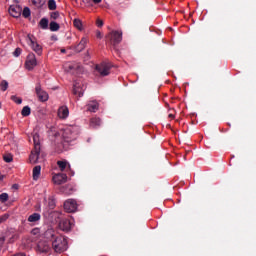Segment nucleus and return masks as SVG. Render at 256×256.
<instances>
[{
  "label": "nucleus",
  "mask_w": 256,
  "mask_h": 256,
  "mask_svg": "<svg viewBox=\"0 0 256 256\" xmlns=\"http://www.w3.org/2000/svg\"><path fill=\"white\" fill-rule=\"evenodd\" d=\"M45 237L46 239H51L52 249L55 253H63L64 251H67V239L61 235H57L55 230L48 229L45 232Z\"/></svg>",
  "instance_id": "nucleus-1"
},
{
  "label": "nucleus",
  "mask_w": 256,
  "mask_h": 256,
  "mask_svg": "<svg viewBox=\"0 0 256 256\" xmlns=\"http://www.w3.org/2000/svg\"><path fill=\"white\" fill-rule=\"evenodd\" d=\"M77 135H79V126L73 125L67 126L64 129L62 137L64 138V141L71 143V141H75V139H77Z\"/></svg>",
  "instance_id": "nucleus-2"
},
{
  "label": "nucleus",
  "mask_w": 256,
  "mask_h": 256,
  "mask_svg": "<svg viewBox=\"0 0 256 256\" xmlns=\"http://www.w3.org/2000/svg\"><path fill=\"white\" fill-rule=\"evenodd\" d=\"M106 39L109 45H112L113 47H117V45H119V43L123 41V32L112 31L107 34Z\"/></svg>",
  "instance_id": "nucleus-3"
},
{
  "label": "nucleus",
  "mask_w": 256,
  "mask_h": 256,
  "mask_svg": "<svg viewBox=\"0 0 256 256\" xmlns=\"http://www.w3.org/2000/svg\"><path fill=\"white\" fill-rule=\"evenodd\" d=\"M95 70L100 75V77H107L111 73V63L102 62L95 66Z\"/></svg>",
  "instance_id": "nucleus-4"
},
{
  "label": "nucleus",
  "mask_w": 256,
  "mask_h": 256,
  "mask_svg": "<svg viewBox=\"0 0 256 256\" xmlns=\"http://www.w3.org/2000/svg\"><path fill=\"white\" fill-rule=\"evenodd\" d=\"M27 43L28 45H30L31 49L35 51V53H37L38 55H43V47H41V45H39V43L35 41L33 35H27Z\"/></svg>",
  "instance_id": "nucleus-5"
},
{
  "label": "nucleus",
  "mask_w": 256,
  "mask_h": 256,
  "mask_svg": "<svg viewBox=\"0 0 256 256\" xmlns=\"http://www.w3.org/2000/svg\"><path fill=\"white\" fill-rule=\"evenodd\" d=\"M25 67L28 71H33L37 67V58L33 53L28 54L25 62Z\"/></svg>",
  "instance_id": "nucleus-6"
},
{
  "label": "nucleus",
  "mask_w": 256,
  "mask_h": 256,
  "mask_svg": "<svg viewBox=\"0 0 256 256\" xmlns=\"http://www.w3.org/2000/svg\"><path fill=\"white\" fill-rule=\"evenodd\" d=\"M64 210L66 213H75L77 211V201L68 199L64 202Z\"/></svg>",
  "instance_id": "nucleus-7"
},
{
  "label": "nucleus",
  "mask_w": 256,
  "mask_h": 256,
  "mask_svg": "<svg viewBox=\"0 0 256 256\" xmlns=\"http://www.w3.org/2000/svg\"><path fill=\"white\" fill-rule=\"evenodd\" d=\"M35 91L39 101H41L42 103H45V101L49 100V94L41 89V84L38 83L36 85Z\"/></svg>",
  "instance_id": "nucleus-8"
},
{
  "label": "nucleus",
  "mask_w": 256,
  "mask_h": 256,
  "mask_svg": "<svg viewBox=\"0 0 256 256\" xmlns=\"http://www.w3.org/2000/svg\"><path fill=\"white\" fill-rule=\"evenodd\" d=\"M27 221L31 227H35V225H39V222L41 221V214L34 212L28 216Z\"/></svg>",
  "instance_id": "nucleus-9"
},
{
  "label": "nucleus",
  "mask_w": 256,
  "mask_h": 256,
  "mask_svg": "<svg viewBox=\"0 0 256 256\" xmlns=\"http://www.w3.org/2000/svg\"><path fill=\"white\" fill-rule=\"evenodd\" d=\"M8 11H9L11 17H14L17 19V18L21 17V13H22L23 9L19 5H11L9 7Z\"/></svg>",
  "instance_id": "nucleus-10"
},
{
  "label": "nucleus",
  "mask_w": 256,
  "mask_h": 256,
  "mask_svg": "<svg viewBox=\"0 0 256 256\" xmlns=\"http://www.w3.org/2000/svg\"><path fill=\"white\" fill-rule=\"evenodd\" d=\"M83 93H85V86L80 82H75L73 85V94L78 97H83Z\"/></svg>",
  "instance_id": "nucleus-11"
},
{
  "label": "nucleus",
  "mask_w": 256,
  "mask_h": 256,
  "mask_svg": "<svg viewBox=\"0 0 256 256\" xmlns=\"http://www.w3.org/2000/svg\"><path fill=\"white\" fill-rule=\"evenodd\" d=\"M55 185H63V183H67V174L59 173L55 174L52 178Z\"/></svg>",
  "instance_id": "nucleus-12"
},
{
  "label": "nucleus",
  "mask_w": 256,
  "mask_h": 256,
  "mask_svg": "<svg viewBox=\"0 0 256 256\" xmlns=\"http://www.w3.org/2000/svg\"><path fill=\"white\" fill-rule=\"evenodd\" d=\"M51 250V245L47 241H39L37 244V251L39 253H48Z\"/></svg>",
  "instance_id": "nucleus-13"
},
{
  "label": "nucleus",
  "mask_w": 256,
  "mask_h": 256,
  "mask_svg": "<svg viewBox=\"0 0 256 256\" xmlns=\"http://www.w3.org/2000/svg\"><path fill=\"white\" fill-rule=\"evenodd\" d=\"M87 111H90V113H97V111H99V103L97 101H90L87 104Z\"/></svg>",
  "instance_id": "nucleus-14"
},
{
  "label": "nucleus",
  "mask_w": 256,
  "mask_h": 256,
  "mask_svg": "<svg viewBox=\"0 0 256 256\" xmlns=\"http://www.w3.org/2000/svg\"><path fill=\"white\" fill-rule=\"evenodd\" d=\"M58 117L60 119H67L69 117V108L67 106H62L58 109Z\"/></svg>",
  "instance_id": "nucleus-15"
},
{
  "label": "nucleus",
  "mask_w": 256,
  "mask_h": 256,
  "mask_svg": "<svg viewBox=\"0 0 256 256\" xmlns=\"http://www.w3.org/2000/svg\"><path fill=\"white\" fill-rule=\"evenodd\" d=\"M41 153V150L36 151L35 148L32 150L30 157H29V161L32 164L37 163V161H39V155Z\"/></svg>",
  "instance_id": "nucleus-16"
},
{
  "label": "nucleus",
  "mask_w": 256,
  "mask_h": 256,
  "mask_svg": "<svg viewBox=\"0 0 256 256\" xmlns=\"http://www.w3.org/2000/svg\"><path fill=\"white\" fill-rule=\"evenodd\" d=\"M35 151H41V142L39 140V133L32 134Z\"/></svg>",
  "instance_id": "nucleus-17"
},
{
  "label": "nucleus",
  "mask_w": 256,
  "mask_h": 256,
  "mask_svg": "<svg viewBox=\"0 0 256 256\" xmlns=\"http://www.w3.org/2000/svg\"><path fill=\"white\" fill-rule=\"evenodd\" d=\"M74 191H75V189L73 188V186L71 184L62 186L60 188V192L63 193L64 195H73Z\"/></svg>",
  "instance_id": "nucleus-18"
},
{
  "label": "nucleus",
  "mask_w": 256,
  "mask_h": 256,
  "mask_svg": "<svg viewBox=\"0 0 256 256\" xmlns=\"http://www.w3.org/2000/svg\"><path fill=\"white\" fill-rule=\"evenodd\" d=\"M5 237H9L8 243H15V241H17V239H19V235H17V233L13 232V230L7 231Z\"/></svg>",
  "instance_id": "nucleus-19"
},
{
  "label": "nucleus",
  "mask_w": 256,
  "mask_h": 256,
  "mask_svg": "<svg viewBox=\"0 0 256 256\" xmlns=\"http://www.w3.org/2000/svg\"><path fill=\"white\" fill-rule=\"evenodd\" d=\"M85 47H87V38L83 37L79 44L75 47L76 53H81Z\"/></svg>",
  "instance_id": "nucleus-20"
},
{
  "label": "nucleus",
  "mask_w": 256,
  "mask_h": 256,
  "mask_svg": "<svg viewBox=\"0 0 256 256\" xmlns=\"http://www.w3.org/2000/svg\"><path fill=\"white\" fill-rule=\"evenodd\" d=\"M60 229L62 231H71V221L69 219H64L60 222Z\"/></svg>",
  "instance_id": "nucleus-21"
},
{
  "label": "nucleus",
  "mask_w": 256,
  "mask_h": 256,
  "mask_svg": "<svg viewBox=\"0 0 256 256\" xmlns=\"http://www.w3.org/2000/svg\"><path fill=\"white\" fill-rule=\"evenodd\" d=\"M32 177H33L34 181H37V179H39V177H41V166L40 165H37L33 168Z\"/></svg>",
  "instance_id": "nucleus-22"
},
{
  "label": "nucleus",
  "mask_w": 256,
  "mask_h": 256,
  "mask_svg": "<svg viewBox=\"0 0 256 256\" xmlns=\"http://www.w3.org/2000/svg\"><path fill=\"white\" fill-rule=\"evenodd\" d=\"M90 126H92L94 129L101 127V118H92L90 120Z\"/></svg>",
  "instance_id": "nucleus-23"
},
{
  "label": "nucleus",
  "mask_w": 256,
  "mask_h": 256,
  "mask_svg": "<svg viewBox=\"0 0 256 256\" xmlns=\"http://www.w3.org/2000/svg\"><path fill=\"white\" fill-rule=\"evenodd\" d=\"M73 25L74 27H76V29H78L79 31H83V22L80 19H74L73 21Z\"/></svg>",
  "instance_id": "nucleus-24"
},
{
  "label": "nucleus",
  "mask_w": 256,
  "mask_h": 256,
  "mask_svg": "<svg viewBox=\"0 0 256 256\" xmlns=\"http://www.w3.org/2000/svg\"><path fill=\"white\" fill-rule=\"evenodd\" d=\"M21 115H22V117H29L31 115V107L24 106L21 111Z\"/></svg>",
  "instance_id": "nucleus-25"
},
{
  "label": "nucleus",
  "mask_w": 256,
  "mask_h": 256,
  "mask_svg": "<svg viewBox=\"0 0 256 256\" xmlns=\"http://www.w3.org/2000/svg\"><path fill=\"white\" fill-rule=\"evenodd\" d=\"M60 28H61V26H59V24L57 22H55V21H52L49 24L50 31H53V32L59 31Z\"/></svg>",
  "instance_id": "nucleus-26"
},
{
  "label": "nucleus",
  "mask_w": 256,
  "mask_h": 256,
  "mask_svg": "<svg viewBox=\"0 0 256 256\" xmlns=\"http://www.w3.org/2000/svg\"><path fill=\"white\" fill-rule=\"evenodd\" d=\"M41 29H48L49 27V20L47 18H42L39 22Z\"/></svg>",
  "instance_id": "nucleus-27"
},
{
  "label": "nucleus",
  "mask_w": 256,
  "mask_h": 256,
  "mask_svg": "<svg viewBox=\"0 0 256 256\" xmlns=\"http://www.w3.org/2000/svg\"><path fill=\"white\" fill-rule=\"evenodd\" d=\"M47 0H31L32 4H34L38 9H41L43 5H45Z\"/></svg>",
  "instance_id": "nucleus-28"
},
{
  "label": "nucleus",
  "mask_w": 256,
  "mask_h": 256,
  "mask_svg": "<svg viewBox=\"0 0 256 256\" xmlns=\"http://www.w3.org/2000/svg\"><path fill=\"white\" fill-rule=\"evenodd\" d=\"M48 9L50 11H55V9H57V3L55 2V0L48 1Z\"/></svg>",
  "instance_id": "nucleus-29"
},
{
  "label": "nucleus",
  "mask_w": 256,
  "mask_h": 256,
  "mask_svg": "<svg viewBox=\"0 0 256 256\" xmlns=\"http://www.w3.org/2000/svg\"><path fill=\"white\" fill-rule=\"evenodd\" d=\"M22 15L25 19H29V17H31V9H29V7H25L22 11Z\"/></svg>",
  "instance_id": "nucleus-30"
},
{
  "label": "nucleus",
  "mask_w": 256,
  "mask_h": 256,
  "mask_svg": "<svg viewBox=\"0 0 256 256\" xmlns=\"http://www.w3.org/2000/svg\"><path fill=\"white\" fill-rule=\"evenodd\" d=\"M57 165H58L60 171H63L64 169H67V161H61V160H59V161L57 162Z\"/></svg>",
  "instance_id": "nucleus-31"
},
{
  "label": "nucleus",
  "mask_w": 256,
  "mask_h": 256,
  "mask_svg": "<svg viewBox=\"0 0 256 256\" xmlns=\"http://www.w3.org/2000/svg\"><path fill=\"white\" fill-rule=\"evenodd\" d=\"M0 89L1 91H5L6 89H9V82L6 80H2L0 83Z\"/></svg>",
  "instance_id": "nucleus-32"
},
{
  "label": "nucleus",
  "mask_w": 256,
  "mask_h": 256,
  "mask_svg": "<svg viewBox=\"0 0 256 256\" xmlns=\"http://www.w3.org/2000/svg\"><path fill=\"white\" fill-rule=\"evenodd\" d=\"M7 201H9V194L7 193L0 194V202L7 203Z\"/></svg>",
  "instance_id": "nucleus-33"
},
{
  "label": "nucleus",
  "mask_w": 256,
  "mask_h": 256,
  "mask_svg": "<svg viewBox=\"0 0 256 256\" xmlns=\"http://www.w3.org/2000/svg\"><path fill=\"white\" fill-rule=\"evenodd\" d=\"M31 235H34L35 237H39L41 235V229L40 228H33L31 230Z\"/></svg>",
  "instance_id": "nucleus-34"
},
{
  "label": "nucleus",
  "mask_w": 256,
  "mask_h": 256,
  "mask_svg": "<svg viewBox=\"0 0 256 256\" xmlns=\"http://www.w3.org/2000/svg\"><path fill=\"white\" fill-rule=\"evenodd\" d=\"M3 160L5 161V163H11L13 161V155L11 154L4 155Z\"/></svg>",
  "instance_id": "nucleus-35"
},
{
  "label": "nucleus",
  "mask_w": 256,
  "mask_h": 256,
  "mask_svg": "<svg viewBox=\"0 0 256 256\" xmlns=\"http://www.w3.org/2000/svg\"><path fill=\"white\" fill-rule=\"evenodd\" d=\"M11 99L14 101V103H17V105H21V103H23V99L17 96H11Z\"/></svg>",
  "instance_id": "nucleus-36"
},
{
  "label": "nucleus",
  "mask_w": 256,
  "mask_h": 256,
  "mask_svg": "<svg viewBox=\"0 0 256 256\" xmlns=\"http://www.w3.org/2000/svg\"><path fill=\"white\" fill-rule=\"evenodd\" d=\"M48 207H49V209H55V200L50 198L48 200Z\"/></svg>",
  "instance_id": "nucleus-37"
},
{
  "label": "nucleus",
  "mask_w": 256,
  "mask_h": 256,
  "mask_svg": "<svg viewBox=\"0 0 256 256\" xmlns=\"http://www.w3.org/2000/svg\"><path fill=\"white\" fill-rule=\"evenodd\" d=\"M51 19H53L54 21L57 20V18L59 17V12H52L50 14Z\"/></svg>",
  "instance_id": "nucleus-38"
},
{
  "label": "nucleus",
  "mask_w": 256,
  "mask_h": 256,
  "mask_svg": "<svg viewBox=\"0 0 256 256\" xmlns=\"http://www.w3.org/2000/svg\"><path fill=\"white\" fill-rule=\"evenodd\" d=\"M14 57H19L21 55V48H16L13 52Z\"/></svg>",
  "instance_id": "nucleus-39"
},
{
  "label": "nucleus",
  "mask_w": 256,
  "mask_h": 256,
  "mask_svg": "<svg viewBox=\"0 0 256 256\" xmlns=\"http://www.w3.org/2000/svg\"><path fill=\"white\" fill-rule=\"evenodd\" d=\"M4 243H5V236L1 235L0 236V249L3 247Z\"/></svg>",
  "instance_id": "nucleus-40"
},
{
  "label": "nucleus",
  "mask_w": 256,
  "mask_h": 256,
  "mask_svg": "<svg viewBox=\"0 0 256 256\" xmlns=\"http://www.w3.org/2000/svg\"><path fill=\"white\" fill-rule=\"evenodd\" d=\"M96 25H97V27H101L103 25V20L97 19Z\"/></svg>",
  "instance_id": "nucleus-41"
},
{
  "label": "nucleus",
  "mask_w": 256,
  "mask_h": 256,
  "mask_svg": "<svg viewBox=\"0 0 256 256\" xmlns=\"http://www.w3.org/2000/svg\"><path fill=\"white\" fill-rule=\"evenodd\" d=\"M96 37H97L98 39H101L102 35H101V33H100L99 31L96 33Z\"/></svg>",
  "instance_id": "nucleus-42"
},
{
  "label": "nucleus",
  "mask_w": 256,
  "mask_h": 256,
  "mask_svg": "<svg viewBox=\"0 0 256 256\" xmlns=\"http://www.w3.org/2000/svg\"><path fill=\"white\" fill-rule=\"evenodd\" d=\"M92 1H93V3H95V4H99V3H101L102 0H92Z\"/></svg>",
  "instance_id": "nucleus-43"
},
{
  "label": "nucleus",
  "mask_w": 256,
  "mask_h": 256,
  "mask_svg": "<svg viewBox=\"0 0 256 256\" xmlns=\"http://www.w3.org/2000/svg\"><path fill=\"white\" fill-rule=\"evenodd\" d=\"M168 117H169L170 119H175V115H173V114H169Z\"/></svg>",
  "instance_id": "nucleus-44"
},
{
  "label": "nucleus",
  "mask_w": 256,
  "mask_h": 256,
  "mask_svg": "<svg viewBox=\"0 0 256 256\" xmlns=\"http://www.w3.org/2000/svg\"><path fill=\"white\" fill-rule=\"evenodd\" d=\"M5 219H7V217H1L0 218V223H3V221H5Z\"/></svg>",
  "instance_id": "nucleus-45"
},
{
  "label": "nucleus",
  "mask_w": 256,
  "mask_h": 256,
  "mask_svg": "<svg viewBox=\"0 0 256 256\" xmlns=\"http://www.w3.org/2000/svg\"><path fill=\"white\" fill-rule=\"evenodd\" d=\"M14 256H25V254H23V253H18V254H15Z\"/></svg>",
  "instance_id": "nucleus-46"
},
{
  "label": "nucleus",
  "mask_w": 256,
  "mask_h": 256,
  "mask_svg": "<svg viewBox=\"0 0 256 256\" xmlns=\"http://www.w3.org/2000/svg\"><path fill=\"white\" fill-rule=\"evenodd\" d=\"M60 51L61 53H67V50H65L64 48H62Z\"/></svg>",
  "instance_id": "nucleus-47"
},
{
  "label": "nucleus",
  "mask_w": 256,
  "mask_h": 256,
  "mask_svg": "<svg viewBox=\"0 0 256 256\" xmlns=\"http://www.w3.org/2000/svg\"><path fill=\"white\" fill-rule=\"evenodd\" d=\"M4 176L0 173V181H3Z\"/></svg>",
  "instance_id": "nucleus-48"
}]
</instances>
